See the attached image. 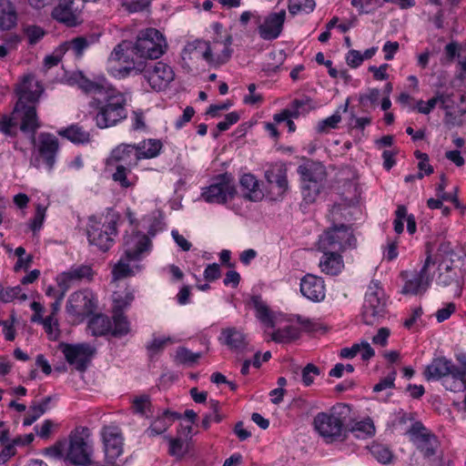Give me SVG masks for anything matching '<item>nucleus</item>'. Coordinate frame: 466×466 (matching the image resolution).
Segmentation results:
<instances>
[{
    "mask_svg": "<svg viewBox=\"0 0 466 466\" xmlns=\"http://www.w3.org/2000/svg\"><path fill=\"white\" fill-rule=\"evenodd\" d=\"M185 52L192 58H210L211 56L209 43L199 39L188 43L185 47Z\"/></svg>",
    "mask_w": 466,
    "mask_h": 466,
    "instance_id": "c9c22d12",
    "label": "nucleus"
},
{
    "mask_svg": "<svg viewBox=\"0 0 466 466\" xmlns=\"http://www.w3.org/2000/svg\"><path fill=\"white\" fill-rule=\"evenodd\" d=\"M134 300L133 291L126 289L125 291H116L113 294L114 311L122 312Z\"/></svg>",
    "mask_w": 466,
    "mask_h": 466,
    "instance_id": "c03bdc74",
    "label": "nucleus"
},
{
    "mask_svg": "<svg viewBox=\"0 0 466 466\" xmlns=\"http://www.w3.org/2000/svg\"><path fill=\"white\" fill-rule=\"evenodd\" d=\"M166 37L156 28H147L139 32L137 41H122L113 51L117 58H129L137 56L139 58H160L167 50Z\"/></svg>",
    "mask_w": 466,
    "mask_h": 466,
    "instance_id": "f257e3e1",
    "label": "nucleus"
},
{
    "mask_svg": "<svg viewBox=\"0 0 466 466\" xmlns=\"http://www.w3.org/2000/svg\"><path fill=\"white\" fill-rule=\"evenodd\" d=\"M93 441L88 428H76L70 433L66 459L72 464L90 466L93 464Z\"/></svg>",
    "mask_w": 466,
    "mask_h": 466,
    "instance_id": "39448f33",
    "label": "nucleus"
},
{
    "mask_svg": "<svg viewBox=\"0 0 466 466\" xmlns=\"http://www.w3.org/2000/svg\"><path fill=\"white\" fill-rule=\"evenodd\" d=\"M236 195L235 179L229 173L215 177L211 184L202 193V197L207 202L218 204H224Z\"/></svg>",
    "mask_w": 466,
    "mask_h": 466,
    "instance_id": "0eeeda50",
    "label": "nucleus"
},
{
    "mask_svg": "<svg viewBox=\"0 0 466 466\" xmlns=\"http://www.w3.org/2000/svg\"><path fill=\"white\" fill-rule=\"evenodd\" d=\"M46 401L30 406L28 412L25 416L24 425L33 424L38 418L46 412Z\"/></svg>",
    "mask_w": 466,
    "mask_h": 466,
    "instance_id": "13d9d810",
    "label": "nucleus"
},
{
    "mask_svg": "<svg viewBox=\"0 0 466 466\" xmlns=\"http://www.w3.org/2000/svg\"><path fill=\"white\" fill-rule=\"evenodd\" d=\"M350 408L346 405L332 407L329 410L319 412L313 420L317 432L328 443L342 441L347 438V417Z\"/></svg>",
    "mask_w": 466,
    "mask_h": 466,
    "instance_id": "7ed1b4c3",
    "label": "nucleus"
},
{
    "mask_svg": "<svg viewBox=\"0 0 466 466\" xmlns=\"http://www.w3.org/2000/svg\"><path fill=\"white\" fill-rule=\"evenodd\" d=\"M100 436L108 462L114 463L124 451V434L118 424L111 422L101 428Z\"/></svg>",
    "mask_w": 466,
    "mask_h": 466,
    "instance_id": "9b49d317",
    "label": "nucleus"
},
{
    "mask_svg": "<svg viewBox=\"0 0 466 466\" xmlns=\"http://www.w3.org/2000/svg\"><path fill=\"white\" fill-rule=\"evenodd\" d=\"M17 22V14L10 0H0V29L9 30Z\"/></svg>",
    "mask_w": 466,
    "mask_h": 466,
    "instance_id": "2f4dec72",
    "label": "nucleus"
},
{
    "mask_svg": "<svg viewBox=\"0 0 466 466\" xmlns=\"http://www.w3.org/2000/svg\"><path fill=\"white\" fill-rule=\"evenodd\" d=\"M44 327V329L46 333L47 334V337L51 340H56L60 337V329H59V324L58 319L54 317L53 315H49L43 320L41 323Z\"/></svg>",
    "mask_w": 466,
    "mask_h": 466,
    "instance_id": "3c124183",
    "label": "nucleus"
},
{
    "mask_svg": "<svg viewBox=\"0 0 466 466\" xmlns=\"http://www.w3.org/2000/svg\"><path fill=\"white\" fill-rule=\"evenodd\" d=\"M350 431L355 435L357 438H367L370 437L375 432V427L373 422L370 420H365L359 422H356Z\"/></svg>",
    "mask_w": 466,
    "mask_h": 466,
    "instance_id": "49530a36",
    "label": "nucleus"
},
{
    "mask_svg": "<svg viewBox=\"0 0 466 466\" xmlns=\"http://www.w3.org/2000/svg\"><path fill=\"white\" fill-rule=\"evenodd\" d=\"M395 219L393 221L394 230L397 234H400L404 229V220L407 217V208L406 207L400 205L397 208L395 211Z\"/></svg>",
    "mask_w": 466,
    "mask_h": 466,
    "instance_id": "774afa93",
    "label": "nucleus"
},
{
    "mask_svg": "<svg viewBox=\"0 0 466 466\" xmlns=\"http://www.w3.org/2000/svg\"><path fill=\"white\" fill-rule=\"evenodd\" d=\"M37 104L15 102L10 114L0 115V133L15 137L20 130L35 139L37 130L42 127L37 114Z\"/></svg>",
    "mask_w": 466,
    "mask_h": 466,
    "instance_id": "f03ea898",
    "label": "nucleus"
},
{
    "mask_svg": "<svg viewBox=\"0 0 466 466\" xmlns=\"http://www.w3.org/2000/svg\"><path fill=\"white\" fill-rule=\"evenodd\" d=\"M114 328H112L111 331L114 336L121 337L127 335L129 329V322L127 319V317L122 314V312L114 311Z\"/></svg>",
    "mask_w": 466,
    "mask_h": 466,
    "instance_id": "de8ad7c7",
    "label": "nucleus"
},
{
    "mask_svg": "<svg viewBox=\"0 0 466 466\" xmlns=\"http://www.w3.org/2000/svg\"><path fill=\"white\" fill-rule=\"evenodd\" d=\"M300 292L313 302L322 301L326 296L324 280L320 277L307 274L300 281Z\"/></svg>",
    "mask_w": 466,
    "mask_h": 466,
    "instance_id": "412c9836",
    "label": "nucleus"
},
{
    "mask_svg": "<svg viewBox=\"0 0 466 466\" xmlns=\"http://www.w3.org/2000/svg\"><path fill=\"white\" fill-rule=\"evenodd\" d=\"M300 336V330L295 326H286L270 334V339L277 343H289Z\"/></svg>",
    "mask_w": 466,
    "mask_h": 466,
    "instance_id": "e433bc0d",
    "label": "nucleus"
},
{
    "mask_svg": "<svg viewBox=\"0 0 466 466\" xmlns=\"http://www.w3.org/2000/svg\"><path fill=\"white\" fill-rule=\"evenodd\" d=\"M133 157H135V146L120 144L116 147L106 160V167L118 166L132 167Z\"/></svg>",
    "mask_w": 466,
    "mask_h": 466,
    "instance_id": "b1692460",
    "label": "nucleus"
},
{
    "mask_svg": "<svg viewBox=\"0 0 466 466\" xmlns=\"http://www.w3.org/2000/svg\"><path fill=\"white\" fill-rule=\"evenodd\" d=\"M200 357V353H194L186 348H178L175 358L178 363L193 365L198 362Z\"/></svg>",
    "mask_w": 466,
    "mask_h": 466,
    "instance_id": "5fc2aeb1",
    "label": "nucleus"
},
{
    "mask_svg": "<svg viewBox=\"0 0 466 466\" xmlns=\"http://www.w3.org/2000/svg\"><path fill=\"white\" fill-rule=\"evenodd\" d=\"M96 308L94 294L88 290H80L70 295L67 301V311L77 317H84L92 314Z\"/></svg>",
    "mask_w": 466,
    "mask_h": 466,
    "instance_id": "dca6fc26",
    "label": "nucleus"
},
{
    "mask_svg": "<svg viewBox=\"0 0 466 466\" xmlns=\"http://www.w3.org/2000/svg\"><path fill=\"white\" fill-rule=\"evenodd\" d=\"M451 360L441 357L433 359L432 361L426 366L423 376L427 380H439L454 372L457 369Z\"/></svg>",
    "mask_w": 466,
    "mask_h": 466,
    "instance_id": "5701e85b",
    "label": "nucleus"
},
{
    "mask_svg": "<svg viewBox=\"0 0 466 466\" xmlns=\"http://www.w3.org/2000/svg\"><path fill=\"white\" fill-rule=\"evenodd\" d=\"M74 79L78 86L85 92L93 93L102 96L106 93V90L109 87L87 79L81 72L76 74Z\"/></svg>",
    "mask_w": 466,
    "mask_h": 466,
    "instance_id": "58836bf2",
    "label": "nucleus"
},
{
    "mask_svg": "<svg viewBox=\"0 0 466 466\" xmlns=\"http://www.w3.org/2000/svg\"><path fill=\"white\" fill-rule=\"evenodd\" d=\"M385 311L384 292L379 281L372 280L368 287L363 304V320L368 325L374 324Z\"/></svg>",
    "mask_w": 466,
    "mask_h": 466,
    "instance_id": "1a4fd4ad",
    "label": "nucleus"
},
{
    "mask_svg": "<svg viewBox=\"0 0 466 466\" xmlns=\"http://www.w3.org/2000/svg\"><path fill=\"white\" fill-rule=\"evenodd\" d=\"M177 418L176 413L166 410L157 417L147 429V432L149 436H157L165 432Z\"/></svg>",
    "mask_w": 466,
    "mask_h": 466,
    "instance_id": "473e14b6",
    "label": "nucleus"
},
{
    "mask_svg": "<svg viewBox=\"0 0 466 466\" xmlns=\"http://www.w3.org/2000/svg\"><path fill=\"white\" fill-rule=\"evenodd\" d=\"M16 102L37 104L44 92V86L32 74L21 76L15 86Z\"/></svg>",
    "mask_w": 466,
    "mask_h": 466,
    "instance_id": "4468645a",
    "label": "nucleus"
},
{
    "mask_svg": "<svg viewBox=\"0 0 466 466\" xmlns=\"http://www.w3.org/2000/svg\"><path fill=\"white\" fill-rule=\"evenodd\" d=\"M162 148V143L157 139H147L135 146L136 161L142 158L156 157ZM137 165V162L134 163Z\"/></svg>",
    "mask_w": 466,
    "mask_h": 466,
    "instance_id": "c85d7f7f",
    "label": "nucleus"
},
{
    "mask_svg": "<svg viewBox=\"0 0 466 466\" xmlns=\"http://www.w3.org/2000/svg\"><path fill=\"white\" fill-rule=\"evenodd\" d=\"M252 303L256 309V316L264 327L267 329L273 328L275 326V315L268 309L266 303L258 297H254L252 299Z\"/></svg>",
    "mask_w": 466,
    "mask_h": 466,
    "instance_id": "72a5a7b5",
    "label": "nucleus"
},
{
    "mask_svg": "<svg viewBox=\"0 0 466 466\" xmlns=\"http://www.w3.org/2000/svg\"><path fill=\"white\" fill-rule=\"evenodd\" d=\"M315 7L314 0H289V11L292 15L299 13H310Z\"/></svg>",
    "mask_w": 466,
    "mask_h": 466,
    "instance_id": "8fccbe9b",
    "label": "nucleus"
},
{
    "mask_svg": "<svg viewBox=\"0 0 466 466\" xmlns=\"http://www.w3.org/2000/svg\"><path fill=\"white\" fill-rule=\"evenodd\" d=\"M341 121V116L336 112L332 116L319 121L317 126L319 133H329L331 129L337 128L339 123Z\"/></svg>",
    "mask_w": 466,
    "mask_h": 466,
    "instance_id": "4d7b16f0",
    "label": "nucleus"
},
{
    "mask_svg": "<svg viewBox=\"0 0 466 466\" xmlns=\"http://www.w3.org/2000/svg\"><path fill=\"white\" fill-rule=\"evenodd\" d=\"M103 96L106 104L99 106L95 118L99 128L113 127L127 117L126 98L123 94L113 87H108Z\"/></svg>",
    "mask_w": 466,
    "mask_h": 466,
    "instance_id": "20e7f679",
    "label": "nucleus"
},
{
    "mask_svg": "<svg viewBox=\"0 0 466 466\" xmlns=\"http://www.w3.org/2000/svg\"><path fill=\"white\" fill-rule=\"evenodd\" d=\"M431 258L428 257L420 273L415 274L411 279H407L401 293L406 295H417L424 292L429 285L428 267L431 264Z\"/></svg>",
    "mask_w": 466,
    "mask_h": 466,
    "instance_id": "4be33fe9",
    "label": "nucleus"
},
{
    "mask_svg": "<svg viewBox=\"0 0 466 466\" xmlns=\"http://www.w3.org/2000/svg\"><path fill=\"white\" fill-rule=\"evenodd\" d=\"M25 35L30 45L36 44L45 35L43 28L37 25H28L25 28Z\"/></svg>",
    "mask_w": 466,
    "mask_h": 466,
    "instance_id": "69168bd1",
    "label": "nucleus"
},
{
    "mask_svg": "<svg viewBox=\"0 0 466 466\" xmlns=\"http://www.w3.org/2000/svg\"><path fill=\"white\" fill-rule=\"evenodd\" d=\"M285 20L286 11L283 9L268 14L258 26L259 36L264 40L278 38L282 32Z\"/></svg>",
    "mask_w": 466,
    "mask_h": 466,
    "instance_id": "f3484780",
    "label": "nucleus"
},
{
    "mask_svg": "<svg viewBox=\"0 0 466 466\" xmlns=\"http://www.w3.org/2000/svg\"><path fill=\"white\" fill-rule=\"evenodd\" d=\"M169 455L181 459L187 451V445L180 438H169Z\"/></svg>",
    "mask_w": 466,
    "mask_h": 466,
    "instance_id": "6e6d98bb",
    "label": "nucleus"
},
{
    "mask_svg": "<svg viewBox=\"0 0 466 466\" xmlns=\"http://www.w3.org/2000/svg\"><path fill=\"white\" fill-rule=\"evenodd\" d=\"M141 67L140 74H143L153 90L165 89L174 79L172 68L163 61L143 60Z\"/></svg>",
    "mask_w": 466,
    "mask_h": 466,
    "instance_id": "6e6552de",
    "label": "nucleus"
},
{
    "mask_svg": "<svg viewBox=\"0 0 466 466\" xmlns=\"http://www.w3.org/2000/svg\"><path fill=\"white\" fill-rule=\"evenodd\" d=\"M20 293L21 288L19 286L14 288L0 289V301L6 303L18 297L24 300L26 299V295L22 294L20 296Z\"/></svg>",
    "mask_w": 466,
    "mask_h": 466,
    "instance_id": "e2e57ef3",
    "label": "nucleus"
},
{
    "mask_svg": "<svg viewBox=\"0 0 466 466\" xmlns=\"http://www.w3.org/2000/svg\"><path fill=\"white\" fill-rule=\"evenodd\" d=\"M356 241L352 228L350 226L339 224L323 232L319 239V248L341 253L349 248H355Z\"/></svg>",
    "mask_w": 466,
    "mask_h": 466,
    "instance_id": "423d86ee",
    "label": "nucleus"
},
{
    "mask_svg": "<svg viewBox=\"0 0 466 466\" xmlns=\"http://www.w3.org/2000/svg\"><path fill=\"white\" fill-rule=\"evenodd\" d=\"M265 178L271 189L276 190L277 197L282 198L289 187L286 165L281 162L268 165Z\"/></svg>",
    "mask_w": 466,
    "mask_h": 466,
    "instance_id": "a211bd4d",
    "label": "nucleus"
},
{
    "mask_svg": "<svg viewBox=\"0 0 466 466\" xmlns=\"http://www.w3.org/2000/svg\"><path fill=\"white\" fill-rule=\"evenodd\" d=\"M59 350L66 361L78 370H85L87 363L95 353V349L87 343L67 344L60 343Z\"/></svg>",
    "mask_w": 466,
    "mask_h": 466,
    "instance_id": "ddd939ff",
    "label": "nucleus"
},
{
    "mask_svg": "<svg viewBox=\"0 0 466 466\" xmlns=\"http://www.w3.org/2000/svg\"><path fill=\"white\" fill-rule=\"evenodd\" d=\"M444 380V387L451 391L459 392L466 389L465 372L457 368L454 372L449 374Z\"/></svg>",
    "mask_w": 466,
    "mask_h": 466,
    "instance_id": "ea45409f",
    "label": "nucleus"
},
{
    "mask_svg": "<svg viewBox=\"0 0 466 466\" xmlns=\"http://www.w3.org/2000/svg\"><path fill=\"white\" fill-rule=\"evenodd\" d=\"M116 233V223L113 219L103 223L91 220L87 229L90 244L96 246L102 251H106L113 246Z\"/></svg>",
    "mask_w": 466,
    "mask_h": 466,
    "instance_id": "9d476101",
    "label": "nucleus"
},
{
    "mask_svg": "<svg viewBox=\"0 0 466 466\" xmlns=\"http://www.w3.org/2000/svg\"><path fill=\"white\" fill-rule=\"evenodd\" d=\"M408 433L410 436V440L417 445L426 442L435 437V435L426 429L420 421L414 422L408 431Z\"/></svg>",
    "mask_w": 466,
    "mask_h": 466,
    "instance_id": "a19ab883",
    "label": "nucleus"
},
{
    "mask_svg": "<svg viewBox=\"0 0 466 466\" xmlns=\"http://www.w3.org/2000/svg\"><path fill=\"white\" fill-rule=\"evenodd\" d=\"M299 172L302 177L304 184H319L325 178V167L316 162L307 163L299 167Z\"/></svg>",
    "mask_w": 466,
    "mask_h": 466,
    "instance_id": "cd10ccee",
    "label": "nucleus"
},
{
    "mask_svg": "<svg viewBox=\"0 0 466 466\" xmlns=\"http://www.w3.org/2000/svg\"><path fill=\"white\" fill-rule=\"evenodd\" d=\"M328 68L329 75L333 78H348V69L345 66L334 65L332 60H317Z\"/></svg>",
    "mask_w": 466,
    "mask_h": 466,
    "instance_id": "bf43d9fd",
    "label": "nucleus"
},
{
    "mask_svg": "<svg viewBox=\"0 0 466 466\" xmlns=\"http://www.w3.org/2000/svg\"><path fill=\"white\" fill-rule=\"evenodd\" d=\"M107 168L114 170L112 179L122 188H132L136 186L137 177L132 174L131 167L118 166Z\"/></svg>",
    "mask_w": 466,
    "mask_h": 466,
    "instance_id": "c756f323",
    "label": "nucleus"
},
{
    "mask_svg": "<svg viewBox=\"0 0 466 466\" xmlns=\"http://www.w3.org/2000/svg\"><path fill=\"white\" fill-rule=\"evenodd\" d=\"M320 186L318 183L304 184L302 187L303 198L307 203H313L319 195Z\"/></svg>",
    "mask_w": 466,
    "mask_h": 466,
    "instance_id": "0e129e2a",
    "label": "nucleus"
},
{
    "mask_svg": "<svg viewBox=\"0 0 466 466\" xmlns=\"http://www.w3.org/2000/svg\"><path fill=\"white\" fill-rule=\"evenodd\" d=\"M323 256L319 260L320 270L327 274L335 276L341 272L344 268V263L340 252L335 250H321Z\"/></svg>",
    "mask_w": 466,
    "mask_h": 466,
    "instance_id": "bb28decb",
    "label": "nucleus"
},
{
    "mask_svg": "<svg viewBox=\"0 0 466 466\" xmlns=\"http://www.w3.org/2000/svg\"><path fill=\"white\" fill-rule=\"evenodd\" d=\"M132 408L135 412L139 413L142 416L148 417L152 414L151 402L149 397L147 395L135 398L133 400Z\"/></svg>",
    "mask_w": 466,
    "mask_h": 466,
    "instance_id": "603ef678",
    "label": "nucleus"
},
{
    "mask_svg": "<svg viewBox=\"0 0 466 466\" xmlns=\"http://www.w3.org/2000/svg\"><path fill=\"white\" fill-rule=\"evenodd\" d=\"M305 103L301 100H294L290 105L289 108L282 110L280 113L274 116V120L277 123L282 121H288L289 118H297L299 116V108L304 106Z\"/></svg>",
    "mask_w": 466,
    "mask_h": 466,
    "instance_id": "a18cd8bd",
    "label": "nucleus"
},
{
    "mask_svg": "<svg viewBox=\"0 0 466 466\" xmlns=\"http://www.w3.org/2000/svg\"><path fill=\"white\" fill-rule=\"evenodd\" d=\"M151 241L149 238L141 232H132L124 237V256L129 260L139 261L149 252Z\"/></svg>",
    "mask_w": 466,
    "mask_h": 466,
    "instance_id": "2eb2a0df",
    "label": "nucleus"
},
{
    "mask_svg": "<svg viewBox=\"0 0 466 466\" xmlns=\"http://www.w3.org/2000/svg\"><path fill=\"white\" fill-rule=\"evenodd\" d=\"M32 142L37 157L43 160L48 170H51L60 147L58 138L53 134L43 132L37 137H35Z\"/></svg>",
    "mask_w": 466,
    "mask_h": 466,
    "instance_id": "f8f14e48",
    "label": "nucleus"
},
{
    "mask_svg": "<svg viewBox=\"0 0 466 466\" xmlns=\"http://www.w3.org/2000/svg\"><path fill=\"white\" fill-rule=\"evenodd\" d=\"M46 207L40 204L36 206L35 217L30 223V228L33 232H36L42 228L46 217Z\"/></svg>",
    "mask_w": 466,
    "mask_h": 466,
    "instance_id": "338daca9",
    "label": "nucleus"
},
{
    "mask_svg": "<svg viewBox=\"0 0 466 466\" xmlns=\"http://www.w3.org/2000/svg\"><path fill=\"white\" fill-rule=\"evenodd\" d=\"M232 44V38L231 36L225 32V34L222 35H219V38H216L214 42V48L216 50L221 51L223 53V56L228 57L231 56V49L230 46Z\"/></svg>",
    "mask_w": 466,
    "mask_h": 466,
    "instance_id": "680f3d73",
    "label": "nucleus"
},
{
    "mask_svg": "<svg viewBox=\"0 0 466 466\" xmlns=\"http://www.w3.org/2000/svg\"><path fill=\"white\" fill-rule=\"evenodd\" d=\"M220 339L233 350H242L247 346L245 335L236 328L224 329Z\"/></svg>",
    "mask_w": 466,
    "mask_h": 466,
    "instance_id": "7c9ffc66",
    "label": "nucleus"
},
{
    "mask_svg": "<svg viewBox=\"0 0 466 466\" xmlns=\"http://www.w3.org/2000/svg\"><path fill=\"white\" fill-rule=\"evenodd\" d=\"M239 185L244 198L249 201H259L263 198L264 193L257 177L246 173L239 178Z\"/></svg>",
    "mask_w": 466,
    "mask_h": 466,
    "instance_id": "a878e982",
    "label": "nucleus"
},
{
    "mask_svg": "<svg viewBox=\"0 0 466 466\" xmlns=\"http://www.w3.org/2000/svg\"><path fill=\"white\" fill-rule=\"evenodd\" d=\"M350 4L358 11L370 13L381 5V0H350Z\"/></svg>",
    "mask_w": 466,
    "mask_h": 466,
    "instance_id": "052dcab7",
    "label": "nucleus"
},
{
    "mask_svg": "<svg viewBox=\"0 0 466 466\" xmlns=\"http://www.w3.org/2000/svg\"><path fill=\"white\" fill-rule=\"evenodd\" d=\"M143 60H111L109 74L116 78H124L140 74Z\"/></svg>",
    "mask_w": 466,
    "mask_h": 466,
    "instance_id": "393cba45",
    "label": "nucleus"
},
{
    "mask_svg": "<svg viewBox=\"0 0 466 466\" xmlns=\"http://www.w3.org/2000/svg\"><path fill=\"white\" fill-rule=\"evenodd\" d=\"M88 43L84 37H76L71 41L66 42L61 46V49L65 51H71L72 56H81L86 48H87Z\"/></svg>",
    "mask_w": 466,
    "mask_h": 466,
    "instance_id": "09e8293b",
    "label": "nucleus"
},
{
    "mask_svg": "<svg viewBox=\"0 0 466 466\" xmlns=\"http://www.w3.org/2000/svg\"><path fill=\"white\" fill-rule=\"evenodd\" d=\"M330 217L333 222L339 223L341 219L349 220L352 217L350 206L346 204H335L330 209Z\"/></svg>",
    "mask_w": 466,
    "mask_h": 466,
    "instance_id": "864d4df0",
    "label": "nucleus"
},
{
    "mask_svg": "<svg viewBox=\"0 0 466 466\" xmlns=\"http://www.w3.org/2000/svg\"><path fill=\"white\" fill-rule=\"evenodd\" d=\"M74 0H59L52 11V16L67 26H76L82 22L81 12L74 6Z\"/></svg>",
    "mask_w": 466,
    "mask_h": 466,
    "instance_id": "aec40b11",
    "label": "nucleus"
},
{
    "mask_svg": "<svg viewBox=\"0 0 466 466\" xmlns=\"http://www.w3.org/2000/svg\"><path fill=\"white\" fill-rule=\"evenodd\" d=\"M371 455L380 463L388 464L393 460V453L388 446L381 443H373L370 447Z\"/></svg>",
    "mask_w": 466,
    "mask_h": 466,
    "instance_id": "37998d69",
    "label": "nucleus"
},
{
    "mask_svg": "<svg viewBox=\"0 0 466 466\" xmlns=\"http://www.w3.org/2000/svg\"><path fill=\"white\" fill-rule=\"evenodd\" d=\"M134 261L135 260L127 259L126 256L123 255L112 270L113 280L116 281L133 276L134 270L130 263Z\"/></svg>",
    "mask_w": 466,
    "mask_h": 466,
    "instance_id": "79ce46f5",
    "label": "nucleus"
},
{
    "mask_svg": "<svg viewBox=\"0 0 466 466\" xmlns=\"http://www.w3.org/2000/svg\"><path fill=\"white\" fill-rule=\"evenodd\" d=\"M59 136L76 144H85L90 141V134L78 125H72L58 131Z\"/></svg>",
    "mask_w": 466,
    "mask_h": 466,
    "instance_id": "f704fd0d",
    "label": "nucleus"
},
{
    "mask_svg": "<svg viewBox=\"0 0 466 466\" xmlns=\"http://www.w3.org/2000/svg\"><path fill=\"white\" fill-rule=\"evenodd\" d=\"M95 271L89 265H79L69 268L57 277L58 286L64 290H67L72 285L83 280L91 281Z\"/></svg>",
    "mask_w": 466,
    "mask_h": 466,
    "instance_id": "6ab92c4d",
    "label": "nucleus"
},
{
    "mask_svg": "<svg viewBox=\"0 0 466 466\" xmlns=\"http://www.w3.org/2000/svg\"><path fill=\"white\" fill-rule=\"evenodd\" d=\"M88 328L93 335L102 336L111 331L112 323L107 316L98 314L89 320Z\"/></svg>",
    "mask_w": 466,
    "mask_h": 466,
    "instance_id": "4c0bfd02",
    "label": "nucleus"
}]
</instances>
